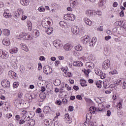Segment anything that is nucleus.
<instances>
[{
  "label": "nucleus",
  "instance_id": "obj_1",
  "mask_svg": "<svg viewBox=\"0 0 126 126\" xmlns=\"http://www.w3.org/2000/svg\"><path fill=\"white\" fill-rule=\"evenodd\" d=\"M21 115L22 119H24L25 121H29V120H30V117L28 115V112L26 110H23L22 111Z\"/></svg>",
  "mask_w": 126,
  "mask_h": 126
},
{
  "label": "nucleus",
  "instance_id": "obj_2",
  "mask_svg": "<svg viewBox=\"0 0 126 126\" xmlns=\"http://www.w3.org/2000/svg\"><path fill=\"white\" fill-rule=\"evenodd\" d=\"M91 110H92L93 113H95V110L96 112H103L104 111V106L103 105H98L97 108H95L94 107H91Z\"/></svg>",
  "mask_w": 126,
  "mask_h": 126
},
{
  "label": "nucleus",
  "instance_id": "obj_3",
  "mask_svg": "<svg viewBox=\"0 0 126 126\" xmlns=\"http://www.w3.org/2000/svg\"><path fill=\"white\" fill-rule=\"evenodd\" d=\"M14 105L16 107H20L21 105H23V100L21 98H17L14 100Z\"/></svg>",
  "mask_w": 126,
  "mask_h": 126
},
{
  "label": "nucleus",
  "instance_id": "obj_4",
  "mask_svg": "<svg viewBox=\"0 0 126 126\" xmlns=\"http://www.w3.org/2000/svg\"><path fill=\"white\" fill-rule=\"evenodd\" d=\"M64 19L65 20H71V21H74V19H75V16L73 14H66L63 17Z\"/></svg>",
  "mask_w": 126,
  "mask_h": 126
},
{
  "label": "nucleus",
  "instance_id": "obj_5",
  "mask_svg": "<svg viewBox=\"0 0 126 126\" xmlns=\"http://www.w3.org/2000/svg\"><path fill=\"white\" fill-rule=\"evenodd\" d=\"M71 32L74 35H78L79 34L80 30L79 28L76 26H73L71 28Z\"/></svg>",
  "mask_w": 126,
  "mask_h": 126
},
{
  "label": "nucleus",
  "instance_id": "obj_6",
  "mask_svg": "<svg viewBox=\"0 0 126 126\" xmlns=\"http://www.w3.org/2000/svg\"><path fill=\"white\" fill-rule=\"evenodd\" d=\"M111 65V63L110 62V60H106L104 61L103 63H102V68L104 69H107L110 67V65Z\"/></svg>",
  "mask_w": 126,
  "mask_h": 126
},
{
  "label": "nucleus",
  "instance_id": "obj_7",
  "mask_svg": "<svg viewBox=\"0 0 126 126\" xmlns=\"http://www.w3.org/2000/svg\"><path fill=\"white\" fill-rule=\"evenodd\" d=\"M43 72L45 74H51L52 73V68L49 66H45L43 67Z\"/></svg>",
  "mask_w": 126,
  "mask_h": 126
},
{
  "label": "nucleus",
  "instance_id": "obj_8",
  "mask_svg": "<svg viewBox=\"0 0 126 126\" xmlns=\"http://www.w3.org/2000/svg\"><path fill=\"white\" fill-rule=\"evenodd\" d=\"M53 45L56 49H60L63 46L62 42L59 40H54L53 41Z\"/></svg>",
  "mask_w": 126,
  "mask_h": 126
},
{
  "label": "nucleus",
  "instance_id": "obj_9",
  "mask_svg": "<svg viewBox=\"0 0 126 126\" xmlns=\"http://www.w3.org/2000/svg\"><path fill=\"white\" fill-rule=\"evenodd\" d=\"M1 85L4 88H8L10 86V83L7 80H3L1 82Z\"/></svg>",
  "mask_w": 126,
  "mask_h": 126
},
{
  "label": "nucleus",
  "instance_id": "obj_10",
  "mask_svg": "<svg viewBox=\"0 0 126 126\" xmlns=\"http://www.w3.org/2000/svg\"><path fill=\"white\" fill-rule=\"evenodd\" d=\"M41 24L43 28L47 29L48 28L49 25L51 24V22L49 20H43Z\"/></svg>",
  "mask_w": 126,
  "mask_h": 126
},
{
  "label": "nucleus",
  "instance_id": "obj_11",
  "mask_svg": "<svg viewBox=\"0 0 126 126\" xmlns=\"http://www.w3.org/2000/svg\"><path fill=\"white\" fill-rule=\"evenodd\" d=\"M72 48H73V45L70 43H66L63 46V49L67 51H70Z\"/></svg>",
  "mask_w": 126,
  "mask_h": 126
},
{
  "label": "nucleus",
  "instance_id": "obj_12",
  "mask_svg": "<svg viewBox=\"0 0 126 126\" xmlns=\"http://www.w3.org/2000/svg\"><path fill=\"white\" fill-rule=\"evenodd\" d=\"M95 10H87L86 11V14L88 15V16H89L90 17L91 16H94V15H95Z\"/></svg>",
  "mask_w": 126,
  "mask_h": 126
},
{
  "label": "nucleus",
  "instance_id": "obj_13",
  "mask_svg": "<svg viewBox=\"0 0 126 126\" xmlns=\"http://www.w3.org/2000/svg\"><path fill=\"white\" fill-rule=\"evenodd\" d=\"M23 36H25L26 40H32V39L31 35H28L25 32H22V35H19V37H21V38H23Z\"/></svg>",
  "mask_w": 126,
  "mask_h": 126
},
{
  "label": "nucleus",
  "instance_id": "obj_14",
  "mask_svg": "<svg viewBox=\"0 0 126 126\" xmlns=\"http://www.w3.org/2000/svg\"><path fill=\"white\" fill-rule=\"evenodd\" d=\"M8 74L11 78H13V79H15L16 77V73L14 71L10 70L8 72Z\"/></svg>",
  "mask_w": 126,
  "mask_h": 126
},
{
  "label": "nucleus",
  "instance_id": "obj_15",
  "mask_svg": "<svg viewBox=\"0 0 126 126\" xmlns=\"http://www.w3.org/2000/svg\"><path fill=\"white\" fill-rule=\"evenodd\" d=\"M82 43L84 45H86V44L90 42V37L89 36H87L85 38L83 37L82 38Z\"/></svg>",
  "mask_w": 126,
  "mask_h": 126
},
{
  "label": "nucleus",
  "instance_id": "obj_16",
  "mask_svg": "<svg viewBox=\"0 0 126 126\" xmlns=\"http://www.w3.org/2000/svg\"><path fill=\"white\" fill-rule=\"evenodd\" d=\"M2 44L4 46H9L10 45V41H9V38H5L2 40Z\"/></svg>",
  "mask_w": 126,
  "mask_h": 126
},
{
  "label": "nucleus",
  "instance_id": "obj_17",
  "mask_svg": "<svg viewBox=\"0 0 126 126\" xmlns=\"http://www.w3.org/2000/svg\"><path fill=\"white\" fill-rule=\"evenodd\" d=\"M96 41H97V38L95 37H93L91 41L90 42V46L91 47H94V46H95V44H96Z\"/></svg>",
  "mask_w": 126,
  "mask_h": 126
},
{
  "label": "nucleus",
  "instance_id": "obj_18",
  "mask_svg": "<svg viewBox=\"0 0 126 126\" xmlns=\"http://www.w3.org/2000/svg\"><path fill=\"white\" fill-rule=\"evenodd\" d=\"M73 65L74 66H82L83 65V63L81 61H75L73 62Z\"/></svg>",
  "mask_w": 126,
  "mask_h": 126
},
{
  "label": "nucleus",
  "instance_id": "obj_19",
  "mask_svg": "<svg viewBox=\"0 0 126 126\" xmlns=\"http://www.w3.org/2000/svg\"><path fill=\"white\" fill-rule=\"evenodd\" d=\"M84 21L85 23H86L87 25H89V26H91V25H92V21L88 19V18H85L84 19Z\"/></svg>",
  "mask_w": 126,
  "mask_h": 126
},
{
  "label": "nucleus",
  "instance_id": "obj_20",
  "mask_svg": "<svg viewBox=\"0 0 126 126\" xmlns=\"http://www.w3.org/2000/svg\"><path fill=\"white\" fill-rule=\"evenodd\" d=\"M86 66L89 68H94V63L92 62H87L86 63Z\"/></svg>",
  "mask_w": 126,
  "mask_h": 126
},
{
  "label": "nucleus",
  "instance_id": "obj_21",
  "mask_svg": "<svg viewBox=\"0 0 126 126\" xmlns=\"http://www.w3.org/2000/svg\"><path fill=\"white\" fill-rule=\"evenodd\" d=\"M20 46L22 50H23L24 51H25L26 52H28V51H29V49H28V47H27L26 44L24 43H21L20 44Z\"/></svg>",
  "mask_w": 126,
  "mask_h": 126
},
{
  "label": "nucleus",
  "instance_id": "obj_22",
  "mask_svg": "<svg viewBox=\"0 0 126 126\" xmlns=\"http://www.w3.org/2000/svg\"><path fill=\"white\" fill-rule=\"evenodd\" d=\"M2 59L3 60H7L8 59L9 55L8 53L6 52H2Z\"/></svg>",
  "mask_w": 126,
  "mask_h": 126
},
{
  "label": "nucleus",
  "instance_id": "obj_23",
  "mask_svg": "<svg viewBox=\"0 0 126 126\" xmlns=\"http://www.w3.org/2000/svg\"><path fill=\"white\" fill-rule=\"evenodd\" d=\"M3 34L4 36L7 37V36H9V35H10V31L8 29H4L3 30Z\"/></svg>",
  "mask_w": 126,
  "mask_h": 126
},
{
  "label": "nucleus",
  "instance_id": "obj_24",
  "mask_svg": "<svg viewBox=\"0 0 126 126\" xmlns=\"http://www.w3.org/2000/svg\"><path fill=\"white\" fill-rule=\"evenodd\" d=\"M22 14H23V10L22 9H18L16 12V16L17 17V16H20Z\"/></svg>",
  "mask_w": 126,
  "mask_h": 126
},
{
  "label": "nucleus",
  "instance_id": "obj_25",
  "mask_svg": "<svg viewBox=\"0 0 126 126\" xmlns=\"http://www.w3.org/2000/svg\"><path fill=\"white\" fill-rule=\"evenodd\" d=\"M82 46L80 44H78V45L75 46V49L76 51H78V52H81L83 50Z\"/></svg>",
  "mask_w": 126,
  "mask_h": 126
},
{
  "label": "nucleus",
  "instance_id": "obj_26",
  "mask_svg": "<svg viewBox=\"0 0 126 126\" xmlns=\"http://www.w3.org/2000/svg\"><path fill=\"white\" fill-rule=\"evenodd\" d=\"M3 15L4 17H5V18H11V17H12L11 14L6 12H4V13L3 14Z\"/></svg>",
  "mask_w": 126,
  "mask_h": 126
},
{
  "label": "nucleus",
  "instance_id": "obj_27",
  "mask_svg": "<svg viewBox=\"0 0 126 126\" xmlns=\"http://www.w3.org/2000/svg\"><path fill=\"white\" fill-rule=\"evenodd\" d=\"M53 30L52 28H47V29L46 30V33L48 35H51V34L53 33Z\"/></svg>",
  "mask_w": 126,
  "mask_h": 126
},
{
  "label": "nucleus",
  "instance_id": "obj_28",
  "mask_svg": "<svg viewBox=\"0 0 126 126\" xmlns=\"http://www.w3.org/2000/svg\"><path fill=\"white\" fill-rule=\"evenodd\" d=\"M20 2L22 5H28L29 4L28 0H21Z\"/></svg>",
  "mask_w": 126,
  "mask_h": 126
},
{
  "label": "nucleus",
  "instance_id": "obj_29",
  "mask_svg": "<svg viewBox=\"0 0 126 126\" xmlns=\"http://www.w3.org/2000/svg\"><path fill=\"white\" fill-rule=\"evenodd\" d=\"M9 52L10 54H16L18 52V49L17 48H12L10 50Z\"/></svg>",
  "mask_w": 126,
  "mask_h": 126
},
{
  "label": "nucleus",
  "instance_id": "obj_30",
  "mask_svg": "<svg viewBox=\"0 0 126 126\" xmlns=\"http://www.w3.org/2000/svg\"><path fill=\"white\" fill-rule=\"evenodd\" d=\"M54 84L55 86H59L61 85V80L60 79L55 80Z\"/></svg>",
  "mask_w": 126,
  "mask_h": 126
},
{
  "label": "nucleus",
  "instance_id": "obj_31",
  "mask_svg": "<svg viewBox=\"0 0 126 126\" xmlns=\"http://www.w3.org/2000/svg\"><path fill=\"white\" fill-rule=\"evenodd\" d=\"M50 111H52V109H51V107L49 106H45L44 107V112H45V113H49Z\"/></svg>",
  "mask_w": 126,
  "mask_h": 126
},
{
  "label": "nucleus",
  "instance_id": "obj_32",
  "mask_svg": "<svg viewBox=\"0 0 126 126\" xmlns=\"http://www.w3.org/2000/svg\"><path fill=\"white\" fill-rule=\"evenodd\" d=\"M63 72L65 73V74L66 75L67 77H71L72 76V74H71V72H68L66 70H64Z\"/></svg>",
  "mask_w": 126,
  "mask_h": 126
},
{
  "label": "nucleus",
  "instance_id": "obj_33",
  "mask_svg": "<svg viewBox=\"0 0 126 126\" xmlns=\"http://www.w3.org/2000/svg\"><path fill=\"white\" fill-rule=\"evenodd\" d=\"M65 119H67V121H68L69 124H71V123L72 122V120H71V119L69 118V114H65Z\"/></svg>",
  "mask_w": 126,
  "mask_h": 126
},
{
  "label": "nucleus",
  "instance_id": "obj_34",
  "mask_svg": "<svg viewBox=\"0 0 126 126\" xmlns=\"http://www.w3.org/2000/svg\"><path fill=\"white\" fill-rule=\"evenodd\" d=\"M80 84L81 86H82L83 87L87 86V84H86V81L84 80H80Z\"/></svg>",
  "mask_w": 126,
  "mask_h": 126
},
{
  "label": "nucleus",
  "instance_id": "obj_35",
  "mask_svg": "<svg viewBox=\"0 0 126 126\" xmlns=\"http://www.w3.org/2000/svg\"><path fill=\"white\" fill-rule=\"evenodd\" d=\"M103 87L105 89H107L109 88V87L110 86L109 85V83H107V82H106V81L103 82Z\"/></svg>",
  "mask_w": 126,
  "mask_h": 126
},
{
  "label": "nucleus",
  "instance_id": "obj_36",
  "mask_svg": "<svg viewBox=\"0 0 126 126\" xmlns=\"http://www.w3.org/2000/svg\"><path fill=\"white\" fill-rule=\"evenodd\" d=\"M27 25L30 31L32 30V23L31 21L27 22Z\"/></svg>",
  "mask_w": 126,
  "mask_h": 126
},
{
  "label": "nucleus",
  "instance_id": "obj_37",
  "mask_svg": "<svg viewBox=\"0 0 126 126\" xmlns=\"http://www.w3.org/2000/svg\"><path fill=\"white\" fill-rule=\"evenodd\" d=\"M28 124L30 126H35V120L32 119L29 121Z\"/></svg>",
  "mask_w": 126,
  "mask_h": 126
},
{
  "label": "nucleus",
  "instance_id": "obj_38",
  "mask_svg": "<svg viewBox=\"0 0 126 126\" xmlns=\"http://www.w3.org/2000/svg\"><path fill=\"white\" fill-rule=\"evenodd\" d=\"M115 87H116V85L111 84L109 86L108 88H109V90L110 91H113V90H114V89H115Z\"/></svg>",
  "mask_w": 126,
  "mask_h": 126
},
{
  "label": "nucleus",
  "instance_id": "obj_39",
  "mask_svg": "<svg viewBox=\"0 0 126 126\" xmlns=\"http://www.w3.org/2000/svg\"><path fill=\"white\" fill-rule=\"evenodd\" d=\"M106 1H107V0H101L99 3V5L100 6H103L105 3H106Z\"/></svg>",
  "mask_w": 126,
  "mask_h": 126
},
{
  "label": "nucleus",
  "instance_id": "obj_40",
  "mask_svg": "<svg viewBox=\"0 0 126 126\" xmlns=\"http://www.w3.org/2000/svg\"><path fill=\"white\" fill-rule=\"evenodd\" d=\"M39 97H40V98H41L42 99H45V98H46V94H45L44 93H41L39 94Z\"/></svg>",
  "mask_w": 126,
  "mask_h": 126
},
{
  "label": "nucleus",
  "instance_id": "obj_41",
  "mask_svg": "<svg viewBox=\"0 0 126 126\" xmlns=\"http://www.w3.org/2000/svg\"><path fill=\"white\" fill-rule=\"evenodd\" d=\"M94 14H95V15L101 16V15H102V12L100 10L94 11Z\"/></svg>",
  "mask_w": 126,
  "mask_h": 126
},
{
  "label": "nucleus",
  "instance_id": "obj_42",
  "mask_svg": "<svg viewBox=\"0 0 126 126\" xmlns=\"http://www.w3.org/2000/svg\"><path fill=\"white\" fill-rule=\"evenodd\" d=\"M19 86V82H15L13 84V87H14V88H17V87H18Z\"/></svg>",
  "mask_w": 126,
  "mask_h": 126
},
{
  "label": "nucleus",
  "instance_id": "obj_43",
  "mask_svg": "<svg viewBox=\"0 0 126 126\" xmlns=\"http://www.w3.org/2000/svg\"><path fill=\"white\" fill-rule=\"evenodd\" d=\"M100 78H101V79H105V78H106V77H107V75H106V74H105V73H102V74L100 75Z\"/></svg>",
  "mask_w": 126,
  "mask_h": 126
},
{
  "label": "nucleus",
  "instance_id": "obj_44",
  "mask_svg": "<svg viewBox=\"0 0 126 126\" xmlns=\"http://www.w3.org/2000/svg\"><path fill=\"white\" fill-rule=\"evenodd\" d=\"M11 65L13 68H16L17 67V64L15 62L11 63Z\"/></svg>",
  "mask_w": 126,
  "mask_h": 126
},
{
  "label": "nucleus",
  "instance_id": "obj_45",
  "mask_svg": "<svg viewBox=\"0 0 126 126\" xmlns=\"http://www.w3.org/2000/svg\"><path fill=\"white\" fill-rule=\"evenodd\" d=\"M102 73L103 72L99 69L95 71L96 74H97V75H99V76L101 75V74H102Z\"/></svg>",
  "mask_w": 126,
  "mask_h": 126
},
{
  "label": "nucleus",
  "instance_id": "obj_46",
  "mask_svg": "<svg viewBox=\"0 0 126 126\" xmlns=\"http://www.w3.org/2000/svg\"><path fill=\"white\" fill-rule=\"evenodd\" d=\"M101 83H102V82H100V81L96 83V85L98 88H102V85H101Z\"/></svg>",
  "mask_w": 126,
  "mask_h": 126
},
{
  "label": "nucleus",
  "instance_id": "obj_47",
  "mask_svg": "<svg viewBox=\"0 0 126 126\" xmlns=\"http://www.w3.org/2000/svg\"><path fill=\"white\" fill-rule=\"evenodd\" d=\"M20 71H21L22 73H23V72L25 71V67L23 66H21L20 68Z\"/></svg>",
  "mask_w": 126,
  "mask_h": 126
},
{
  "label": "nucleus",
  "instance_id": "obj_48",
  "mask_svg": "<svg viewBox=\"0 0 126 126\" xmlns=\"http://www.w3.org/2000/svg\"><path fill=\"white\" fill-rule=\"evenodd\" d=\"M118 73L117 72L116 70H113V71L109 72L110 75H113V74H117Z\"/></svg>",
  "mask_w": 126,
  "mask_h": 126
},
{
  "label": "nucleus",
  "instance_id": "obj_49",
  "mask_svg": "<svg viewBox=\"0 0 126 126\" xmlns=\"http://www.w3.org/2000/svg\"><path fill=\"white\" fill-rule=\"evenodd\" d=\"M39 11H40V12L45 11V8L43 6H41L38 8Z\"/></svg>",
  "mask_w": 126,
  "mask_h": 126
},
{
  "label": "nucleus",
  "instance_id": "obj_50",
  "mask_svg": "<svg viewBox=\"0 0 126 126\" xmlns=\"http://www.w3.org/2000/svg\"><path fill=\"white\" fill-rule=\"evenodd\" d=\"M65 87L67 88V90L68 91H70V90H71V87L68 86V85L66 84H65Z\"/></svg>",
  "mask_w": 126,
  "mask_h": 126
},
{
  "label": "nucleus",
  "instance_id": "obj_51",
  "mask_svg": "<svg viewBox=\"0 0 126 126\" xmlns=\"http://www.w3.org/2000/svg\"><path fill=\"white\" fill-rule=\"evenodd\" d=\"M65 24H66V23H65V22H64V21H61L60 22V25H61V26H64V25H65Z\"/></svg>",
  "mask_w": 126,
  "mask_h": 126
},
{
  "label": "nucleus",
  "instance_id": "obj_52",
  "mask_svg": "<svg viewBox=\"0 0 126 126\" xmlns=\"http://www.w3.org/2000/svg\"><path fill=\"white\" fill-rule=\"evenodd\" d=\"M117 107L119 108V109H122V103L121 102H119V103H117Z\"/></svg>",
  "mask_w": 126,
  "mask_h": 126
},
{
  "label": "nucleus",
  "instance_id": "obj_53",
  "mask_svg": "<svg viewBox=\"0 0 126 126\" xmlns=\"http://www.w3.org/2000/svg\"><path fill=\"white\" fill-rule=\"evenodd\" d=\"M27 121H25V120H20L19 124L20 125H23V124H25V122Z\"/></svg>",
  "mask_w": 126,
  "mask_h": 126
},
{
  "label": "nucleus",
  "instance_id": "obj_54",
  "mask_svg": "<svg viewBox=\"0 0 126 126\" xmlns=\"http://www.w3.org/2000/svg\"><path fill=\"white\" fill-rule=\"evenodd\" d=\"M46 60V58L44 56H40L39 58V61H45Z\"/></svg>",
  "mask_w": 126,
  "mask_h": 126
},
{
  "label": "nucleus",
  "instance_id": "obj_55",
  "mask_svg": "<svg viewBox=\"0 0 126 126\" xmlns=\"http://www.w3.org/2000/svg\"><path fill=\"white\" fill-rule=\"evenodd\" d=\"M70 4H72V5H75V3H76V2L73 0H70Z\"/></svg>",
  "mask_w": 126,
  "mask_h": 126
},
{
  "label": "nucleus",
  "instance_id": "obj_56",
  "mask_svg": "<svg viewBox=\"0 0 126 126\" xmlns=\"http://www.w3.org/2000/svg\"><path fill=\"white\" fill-rule=\"evenodd\" d=\"M36 112L38 113V114H40L41 113H42V110L41 109V108H37L36 110Z\"/></svg>",
  "mask_w": 126,
  "mask_h": 126
},
{
  "label": "nucleus",
  "instance_id": "obj_57",
  "mask_svg": "<svg viewBox=\"0 0 126 126\" xmlns=\"http://www.w3.org/2000/svg\"><path fill=\"white\" fill-rule=\"evenodd\" d=\"M76 98L78 99V100H82V97L80 95H77Z\"/></svg>",
  "mask_w": 126,
  "mask_h": 126
},
{
  "label": "nucleus",
  "instance_id": "obj_58",
  "mask_svg": "<svg viewBox=\"0 0 126 126\" xmlns=\"http://www.w3.org/2000/svg\"><path fill=\"white\" fill-rule=\"evenodd\" d=\"M111 37L110 35L107 36L105 37V40L106 41H109V40H110V39H111Z\"/></svg>",
  "mask_w": 126,
  "mask_h": 126
},
{
  "label": "nucleus",
  "instance_id": "obj_59",
  "mask_svg": "<svg viewBox=\"0 0 126 126\" xmlns=\"http://www.w3.org/2000/svg\"><path fill=\"white\" fill-rule=\"evenodd\" d=\"M68 111H69L70 112H72V111H73V106H69Z\"/></svg>",
  "mask_w": 126,
  "mask_h": 126
},
{
  "label": "nucleus",
  "instance_id": "obj_60",
  "mask_svg": "<svg viewBox=\"0 0 126 126\" xmlns=\"http://www.w3.org/2000/svg\"><path fill=\"white\" fill-rule=\"evenodd\" d=\"M62 102H63V103H64V104H67L68 100H67V99H63L62 100Z\"/></svg>",
  "mask_w": 126,
  "mask_h": 126
},
{
  "label": "nucleus",
  "instance_id": "obj_61",
  "mask_svg": "<svg viewBox=\"0 0 126 126\" xmlns=\"http://www.w3.org/2000/svg\"><path fill=\"white\" fill-rule=\"evenodd\" d=\"M35 36H36V37H38V36H39L40 35V32H39V31H36L35 32Z\"/></svg>",
  "mask_w": 126,
  "mask_h": 126
},
{
  "label": "nucleus",
  "instance_id": "obj_62",
  "mask_svg": "<svg viewBox=\"0 0 126 126\" xmlns=\"http://www.w3.org/2000/svg\"><path fill=\"white\" fill-rule=\"evenodd\" d=\"M120 15L121 17H123V16L125 15V13H124L123 11H121L120 13Z\"/></svg>",
  "mask_w": 126,
  "mask_h": 126
},
{
  "label": "nucleus",
  "instance_id": "obj_63",
  "mask_svg": "<svg viewBox=\"0 0 126 126\" xmlns=\"http://www.w3.org/2000/svg\"><path fill=\"white\" fill-rule=\"evenodd\" d=\"M106 115L107 116V117H110V116H111V111L110 110H108L107 111V114Z\"/></svg>",
  "mask_w": 126,
  "mask_h": 126
},
{
  "label": "nucleus",
  "instance_id": "obj_64",
  "mask_svg": "<svg viewBox=\"0 0 126 126\" xmlns=\"http://www.w3.org/2000/svg\"><path fill=\"white\" fill-rule=\"evenodd\" d=\"M123 89H126V82H124L123 83Z\"/></svg>",
  "mask_w": 126,
  "mask_h": 126
}]
</instances>
